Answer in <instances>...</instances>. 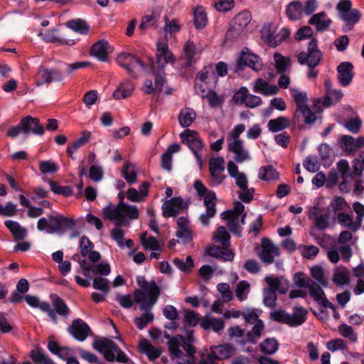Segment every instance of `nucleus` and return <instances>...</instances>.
Here are the masks:
<instances>
[{
  "label": "nucleus",
  "mask_w": 364,
  "mask_h": 364,
  "mask_svg": "<svg viewBox=\"0 0 364 364\" xmlns=\"http://www.w3.org/2000/svg\"><path fill=\"white\" fill-rule=\"evenodd\" d=\"M136 282L139 289L134 291V301L145 313L135 318V323L139 329H143L154 319L151 309L160 295V288L154 281L148 282L144 277H138Z\"/></svg>",
  "instance_id": "obj_1"
},
{
  "label": "nucleus",
  "mask_w": 364,
  "mask_h": 364,
  "mask_svg": "<svg viewBox=\"0 0 364 364\" xmlns=\"http://www.w3.org/2000/svg\"><path fill=\"white\" fill-rule=\"evenodd\" d=\"M93 348L102 353L105 358L109 362L116 360L117 362L126 363L128 358L124 353L110 339L100 338L93 342Z\"/></svg>",
  "instance_id": "obj_2"
},
{
  "label": "nucleus",
  "mask_w": 364,
  "mask_h": 364,
  "mask_svg": "<svg viewBox=\"0 0 364 364\" xmlns=\"http://www.w3.org/2000/svg\"><path fill=\"white\" fill-rule=\"evenodd\" d=\"M196 191L200 196L204 197V205L206 207V211L202 214L199 219L204 225L209 224L210 218H213L216 213L215 200V193L213 191H208L206 187L200 181H196L193 185Z\"/></svg>",
  "instance_id": "obj_3"
},
{
  "label": "nucleus",
  "mask_w": 364,
  "mask_h": 364,
  "mask_svg": "<svg viewBox=\"0 0 364 364\" xmlns=\"http://www.w3.org/2000/svg\"><path fill=\"white\" fill-rule=\"evenodd\" d=\"M194 338L191 333L187 338L182 336L173 337L168 341V351L173 358H181L183 355L181 347L188 356H192L196 353V348L193 346Z\"/></svg>",
  "instance_id": "obj_4"
},
{
  "label": "nucleus",
  "mask_w": 364,
  "mask_h": 364,
  "mask_svg": "<svg viewBox=\"0 0 364 364\" xmlns=\"http://www.w3.org/2000/svg\"><path fill=\"white\" fill-rule=\"evenodd\" d=\"M261 38L269 46L275 48L285 41L289 36L290 31L287 28L278 31L273 23L264 24L261 29Z\"/></svg>",
  "instance_id": "obj_5"
},
{
  "label": "nucleus",
  "mask_w": 364,
  "mask_h": 364,
  "mask_svg": "<svg viewBox=\"0 0 364 364\" xmlns=\"http://www.w3.org/2000/svg\"><path fill=\"white\" fill-rule=\"evenodd\" d=\"M307 311L303 307H295L292 314H289L284 310H276L270 313L271 319L287 324L290 326H296L302 324L306 321Z\"/></svg>",
  "instance_id": "obj_6"
},
{
  "label": "nucleus",
  "mask_w": 364,
  "mask_h": 364,
  "mask_svg": "<svg viewBox=\"0 0 364 364\" xmlns=\"http://www.w3.org/2000/svg\"><path fill=\"white\" fill-rule=\"evenodd\" d=\"M336 9L339 12V17L346 22L343 31H351L354 25L361 18L360 11L358 9H352V3L350 0L339 1L336 5Z\"/></svg>",
  "instance_id": "obj_7"
},
{
  "label": "nucleus",
  "mask_w": 364,
  "mask_h": 364,
  "mask_svg": "<svg viewBox=\"0 0 364 364\" xmlns=\"http://www.w3.org/2000/svg\"><path fill=\"white\" fill-rule=\"evenodd\" d=\"M252 19L248 11H242L237 14L230 23V28L226 33V38L235 40L243 35Z\"/></svg>",
  "instance_id": "obj_8"
},
{
  "label": "nucleus",
  "mask_w": 364,
  "mask_h": 364,
  "mask_svg": "<svg viewBox=\"0 0 364 364\" xmlns=\"http://www.w3.org/2000/svg\"><path fill=\"white\" fill-rule=\"evenodd\" d=\"M117 61L131 75H133L136 70H144L146 69L145 65L130 53H122L119 54L117 58Z\"/></svg>",
  "instance_id": "obj_9"
},
{
  "label": "nucleus",
  "mask_w": 364,
  "mask_h": 364,
  "mask_svg": "<svg viewBox=\"0 0 364 364\" xmlns=\"http://www.w3.org/2000/svg\"><path fill=\"white\" fill-rule=\"evenodd\" d=\"M36 84L39 86L53 82H62L63 75L57 69H48L41 66L36 75Z\"/></svg>",
  "instance_id": "obj_10"
},
{
  "label": "nucleus",
  "mask_w": 364,
  "mask_h": 364,
  "mask_svg": "<svg viewBox=\"0 0 364 364\" xmlns=\"http://www.w3.org/2000/svg\"><path fill=\"white\" fill-rule=\"evenodd\" d=\"M261 247L262 250L259 254V257L266 264L272 263L274 257L279 255V247L268 238L262 239Z\"/></svg>",
  "instance_id": "obj_11"
},
{
  "label": "nucleus",
  "mask_w": 364,
  "mask_h": 364,
  "mask_svg": "<svg viewBox=\"0 0 364 364\" xmlns=\"http://www.w3.org/2000/svg\"><path fill=\"white\" fill-rule=\"evenodd\" d=\"M188 206L181 197L173 198L165 201L162 205L163 215L165 218L175 217Z\"/></svg>",
  "instance_id": "obj_12"
},
{
  "label": "nucleus",
  "mask_w": 364,
  "mask_h": 364,
  "mask_svg": "<svg viewBox=\"0 0 364 364\" xmlns=\"http://www.w3.org/2000/svg\"><path fill=\"white\" fill-rule=\"evenodd\" d=\"M21 122L25 134L43 135L45 132L44 127L38 118L26 116L21 119Z\"/></svg>",
  "instance_id": "obj_13"
},
{
  "label": "nucleus",
  "mask_w": 364,
  "mask_h": 364,
  "mask_svg": "<svg viewBox=\"0 0 364 364\" xmlns=\"http://www.w3.org/2000/svg\"><path fill=\"white\" fill-rule=\"evenodd\" d=\"M68 332L77 341H85L91 332L89 326L80 318L75 319L68 328Z\"/></svg>",
  "instance_id": "obj_14"
},
{
  "label": "nucleus",
  "mask_w": 364,
  "mask_h": 364,
  "mask_svg": "<svg viewBox=\"0 0 364 364\" xmlns=\"http://www.w3.org/2000/svg\"><path fill=\"white\" fill-rule=\"evenodd\" d=\"M228 149L234 154V159L237 163L241 164L251 159L242 141H229Z\"/></svg>",
  "instance_id": "obj_15"
},
{
  "label": "nucleus",
  "mask_w": 364,
  "mask_h": 364,
  "mask_svg": "<svg viewBox=\"0 0 364 364\" xmlns=\"http://www.w3.org/2000/svg\"><path fill=\"white\" fill-rule=\"evenodd\" d=\"M308 289L309 290L310 296L318 304L321 305L325 308H330L333 311L336 310L335 306L326 299L324 291L318 284L314 283L312 281L309 285Z\"/></svg>",
  "instance_id": "obj_16"
},
{
  "label": "nucleus",
  "mask_w": 364,
  "mask_h": 364,
  "mask_svg": "<svg viewBox=\"0 0 364 364\" xmlns=\"http://www.w3.org/2000/svg\"><path fill=\"white\" fill-rule=\"evenodd\" d=\"M212 356L218 360H225L232 357L236 353L235 347L230 343H223L210 347Z\"/></svg>",
  "instance_id": "obj_17"
},
{
  "label": "nucleus",
  "mask_w": 364,
  "mask_h": 364,
  "mask_svg": "<svg viewBox=\"0 0 364 364\" xmlns=\"http://www.w3.org/2000/svg\"><path fill=\"white\" fill-rule=\"evenodd\" d=\"M156 55L157 58L156 63L159 67L164 68L166 64L172 63L175 61V58L166 43L157 44Z\"/></svg>",
  "instance_id": "obj_18"
},
{
  "label": "nucleus",
  "mask_w": 364,
  "mask_h": 364,
  "mask_svg": "<svg viewBox=\"0 0 364 364\" xmlns=\"http://www.w3.org/2000/svg\"><path fill=\"white\" fill-rule=\"evenodd\" d=\"M198 50L196 46L193 41L188 40L183 47V53L181 54V60H183V65L185 67L191 66L196 61V55Z\"/></svg>",
  "instance_id": "obj_19"
},
{
  "label": "nucleus",
  "mask_w": 364,
  "mask_h": 364,
  "mask_svg": "<svg viewBox=\"0 0 364 364\" xmlns=\"http://www.w3.org/2000/svg\"><path fill=\"white\" fill-rule=\"evenodd\" d=\"M341 148L348 154L354 153L359 149L364 147V137L356 139L349 135L343 136L341 139Z\"/></svg>",
  "instance_id": "obj_20"
},
{
  "label": "nucleus",
  "mask_w": 364,
  "mask_h": 364,
  "mask_svg": "<svg viewBox=\"0 0 364 364\" xmlns=\"http://www.w3.org/2000/svg\"><path fill=\"white\" fill-rule=\"evenodd\" d=\"M110 47L107 41L100 40L94 43L90 50V54L97 58L99 60L105 62L108 58Z\"/></svg>",
  "instance_id": "obj_21"
},
{
  "label": "nucleus",
  "mask_w": 364,
  "mask_h": 364,
  "mask_svg": "<svg viewBox=\"0 0 364 364\" xmlns=\"http://www.w3.org/2000/svg\"><path fill=\"white\" fill-rule=\"evenodd\" d=\"M176 236L181 238L183 242H188L193 237V231L190 226L189 221L184 217L177 219V231Z\"/></svg>",
  "instance_id": "obj_22"
},
{
  "label": "nucleus",
  "mask_w": 364,
  "mask_h": 364,
  "mask_svg": "<svg viewBox=\"0 0 364 364\" xmlns=\"http://www.w3.org/2000/svg\"><path fill=\"white\" fill-rule=\"evenodd\" d=\"M264 281L268 285L266 289L274 292L277 291L281 294H285L289 289V282L283 277L267 276L264 278Z\"/></svg>",
  "instance_id": "obj_23"
},
{
  "label": "nucleus",
  "mask_w": 364,
  "mask_h": 364,
  "mask_svg": "<svg viewBox=\"0 0 364 364\" xmlns=\"http://www.w3.org/2000/svg\"><path fill=\"white\" fill-rule=\"evenodd\" d=\"M237 63L240 67L249 66L255 71H259L262 68V63L259 57L250 53L243 52L237 60Z\"/></svg>",
  "instance_id": "obj_24"
},
{
  "label": "nucleus",
  "mask_w": 364,
  "mask_h": 364,
  "mask_svg": "<svg viewBox=\"0 0 364 364\" xmlns=\"http://www.w3.org/2000/svg\"><path fill=\"white\" fill-rule=\"evenodd\" d=\"M353 66L349 62L341 63L337 68L338 80L342 85H348L352 80Z\"/></svg>",
  "instance_id": "obj_25"
},
{
  "label": "nucleus",
  "mask_w": 364,
  "mask_h": 364,
  "mask_svg": "<svg viewBox=\"0 0 364 364\" xmlns=\"http://www.w3.org/2000/svg\"><path fill=\"white\" fill-rule=\"evenodd\" d=\"M227 169L229 175L235 179L239 188L248 185L247 176L239 171L238 167L234 161H230L228 163Z\"/></svg>",
  "instance_id": "obj_26"
},
{
  "label": "nucleus",
  "mask_w": 364,
  "mask_h": 364,
  "mask_svg": "<svg viewBox=\"0 0 364 364\" xmlns=\"http://www.w3.org/2000/svg\"><path fill=\"white\" fill-rule=\"evenodd\" d=\"M309 23L316 26V31H323L328 29L331 23V20L328 18L323 11L314 14L309 20Z\"/></svg>",
  "instance_id": "obj_27"
},
{
  "label": "nucleus",
  "mask_w": 364,
  "mask_h": 364,
  "mask_svg": "<svg viewBox=\"0 0 364 364\" xmlns=\"http://www.w3.org/2000/svg\"><path fill=\"white\" fill-rule=\"evenodd\" d=\"M134 89V84L130 80L122 82L114 91L112 96L115 100H120L132 96Z\"/></svg>",
  "instance_id": "obj_28"
},
{
  "label": "nucleus",
  "mask_w": 364,
  "mask_h": 364,
  "mask_svg": "<svg viewBox=\"0 0 364 364\" xmlns=\"http://www.w3.org/2000/svg\"><path fill=\"white\" fill-rule=\"evenodd\" d=\"M102 213L105 218L114 221L117 226L122 225V217L119 203L116 205L109 204L103 208Z\"/></svg>",
  "instance_id": "obj_29"
},
{
  "label": "nucleus",
  "mask_w": 364,
  "mask_h": 364,
  "mask_svg": "<svg viewBox=\"0 0 364 364\" xmlns=\"http://www.w3.org/2000/svg\"><path fill=\"white\" fill-rule=\"evenodd\" d=\"M252 90L255 92H259L266 96L276 95L279 91L276 85H269L262 78H258L255 81Z\"/></svg>",
  "instance_id": "obj_30"
},
{
  "label": "nucleus",
  "mask_w": 364,
  "mask_h": 364,
  "mask_svg": "<svg viewBox=\"0 0 364 364\" xmlns=\"http://www.w3.org/2000/svg\"><path fill=\"white\" fill-rule=\"evenodd\" d=\"M321 59V53L320 50H314L312 52H302L298 55V61L304 65L306 63L310 68L316 66Z\"/></svg>",
  "instance_id": "obj_31"
},
{
  "label": "nucleus",
  "mask_w": 364,
  "mask_h": 364,
  "mask_svg": "<svg viewBox=\"0 0 364 364\" xmlns=\"http://www.w3.org/2000/svg\"><path fill=\"white\" fill-rule=\"evenodd\" d=\"M332 281L337 286L350 284V271L343 266L337 267L333 272Z\"/></svg>",
  "instance_id": "obj_32"
},
{
  "label": "nucleus",
  "mask_w": 364,
  "mask_h": 364,
  "mask_svg": "<svg viewBox=\"0 0 364 364\" xmlns=\"http://www.w3.org/2000/svg\"><path fill=\"white\" fill-rule=\"evenodd\" d=\"M4 225L10 230L16 240H23L27 235V229L16 221L6 220Z\"/></svg>",
  "instance_id": "obj_33"
},
{
  "label": "nucleus",
  "mask_w": 364,
  "mask_h": 364,
  "mask_svg": "<svg viewBox=\"0 0 364 364\" xmlns=\"http://www.w3.org/2000/svg\"><path fill=\"white\" fill-rule=\"evenodd\" d=\"M196 118V113L193 109L185 107L180 111L178 120L182 127H188L193 124Z\"/></svg>",
  "instance_id": "obj_34"
},
{
  "label": "nucleus",
  "mask_w": 364,
  "mask_h": 364,
  "mask_svg": "<svg viewBox=\"0 0 364 364\" xmlns=\"http://www.w3.org/2000/svg\"><path fill=\"white\" fill-rule=\"evenodd\" d=\"M56 30H50L43 36V39L47 42L57 43L60 44H66L73 46L75 44V41L72 38H68V35L64 33L62 36H59L55 33Z\"/></svg>",
  "instance_id": "obj_35"
},
{
  "label": "nucleus",
  "mask_w": 364,
  "mask_h": 364,
  "mask_svg": "<svg viewBox=\"0 0 364 364\" xmlns=\"http://www.w3.org/2000/svg\"><path fill=\"white\" fill-rule=\"evenodd\" d=\"M181 146L178 144H171L166 152L161 156V166L164 169L171 171L172 164V155L180 151Z\"/></svg>",
  "instance_id": "obj_36"
},
{
  "label": "nucleus",
  "mask_w": 364,
  "mask_h": 364,
  "mask_svg": "<svg viewBox=\"0 0 364 364\" xmlns=\"http://www.w3.org/2000/svg\"><path fill=\"white\" fill-rule=\"evenodd\" d=\"M200 326L205 330L211 328L215 332H219L223 330L225 323L221 318L206 316L203 319Z\"/></svg>",
  "instance_id": "obj_37"
},
{
  "label": "nucleus",
  "mask_w": 364,
  "mask_h": 364,
  "mask_svg": "<svg viewBox=\"0 0 364 364\" xmlns=\"http://www.w3.org/2000/svg\"><path fill=\"white\" fill-rule=\"evenodd\" d=\"M194 25L197 29L203 28L208 23V16L205 9L201 6H196L193 11Z\"/></svg>",
  "instance_id": "obj_38"
},
{
  "label": "nucleus",
  "mask_w": 364,
  "mask_h": 364,
  "mask_svg": "<svg viewBox=\"0 0 364 364\" xmlns=\"http://www.w3.org/2000/svg\"><path fill=\"white\" fill-rule=\"evenodd\" d=\"M141 351L145 353L151 360H154L161 354V350L159 348L153 346L146 340L141 341L139 343Z\"/></svg>",
  "instance_id": "obj_39"
},
{
  "label": "nucleus",
  "mask_w": 364,
  "mask_h": 364,
  "mask_svg": "<svg viewBox=\"0 0 364 364\" xmlns=\"http://www.w3.org/2000/svg\"><path fill=\"white\" fill-rule=\"evenodd\" d=\"M122 217V224L126 218L136 220L139 218V210L135 205H129L123 201L119 203Z\"/></svg>",
  "instance_id": "obj_40"
},
{
  "label": "nucleus",
  "mask_w": 364,
  "mask_h": 364,
  "mask_svg": "<svg viewBox=\"0 0 364 364\" xmlns=\"http://www.w3.org/2000/svg\"><path fill=\"white\" fill-rule=\"evenodd\" d=\"M258 178L265 181H277L279 178V173L272 166H265L259 169Z\"/></svg>",
  "instance_id": "obj_41"
},
{
  "label": "nucleus",
  "mask_w": 364,
  "mask_h": 364,
  "mask_svg": "<svg viewBox=\"0 0 364 364\" xmlns=\"http://www.w3.org/2000/svg\"><path fill=\"white\" fill-rule=\"evenodd\" d=\"M223 220H227V225L229 230L235 234H240V229L238 225L239 217L235 214L234 215L233 211H225L223 212L220 215Z\"/></svg>",
  "instance_id": "obj_42"
},
{
  "label": "nucleus",
  "mask_w": 364,
  "mask_h": 364,
  "mask_svg": "<svg viewBox=\"0 0 364 364\" xmlns=\"http://www.w3.org/2000/svg\"><path fill=\"white\" fill-rule=\"evenodd\" d=\"M303 5L299 1H292L287 8L286 14L291 20H298L302 16Z\"/></svg>",
  "instance_id": "obj_43"
},
{
  "label": "nucleus",
  "mask_w": 364,
  "mask_h": 364,
  "mask_svg": "<svg viewBox=\"0 0 364 364\" xmlns=\"http://www.w3.org/2000/svg\"><path fill=\"white\" fill-rule=\"evenodd\" d=\"M66 26L80 34H87L90 30V26L87 22L80 18L68 21L66 23Z\"/></svg>",
  "instance_id": "obj_44"
},
{
  "label": "nucleus",
  "mask_w": 364,
  "mask_h": 364,
  "mask_svg": "<svg viewBox=\"0 0 364 364\" xmlns=\"http://www.w3.org/2000/svg\"><path fill=\"white\" fill-rule=\"evenodd\" d=\"M52 304L56 313L65 318H68L70 314V309L65 304L61 298L57 295H52Z\"/></svg>",
  "instance_id": "obj_45"
},
{
  "label": "nucleus",
  "mask_w": 364,
  "mask_h": 364,
  "mask_svg": "<svg viewBox=\"0 0 364 364\" xmlns=\"http://www.w3.org/2000/svg\"><path fill=\"white\" fill-rule=\"evenodd\" d=\"M290 125L289 119L284 117H279L274 119H270L267 127L269 131L277 132L288 127Z\"/></svg>",
  "instance_id": "obj_46"
},
{
  "label": "nucleus",
  "mask_w": 364,
  "mask_h": 364,
  "mask_svg": "<svg viewBox=\"0 0 364 364\" xmlns=\"http://www.w3.org/2000/svg\"><path fill=\"white\" fill-rule=\"evenodd\" d=\"M299 113L302 115L304 121L306 124H313L316 119L315 113L313 112L307 105L303 106V107L296 108V111L294 112V120L297 122H299Z\"/></svg>",
  "instance_id": "obj_47"
},
{
  "label": "nucleus",
  "mask_w": 364,
  "mask_h": 364,
  "mask_svg": "<svg viewBox=\"0 0 364 364\" xmlns=\"http://www.w3.org/2000/svg\"><path fill=\"white\" fill-rule=\"evenodd\" d=\"M337 218L340 224L343 225L345 227L348 228L353 231H357L360 227L358 221L356 220L355 222H353L352 215L344 213H338Z\"/></svg>",
  "instance_id": "obj_48"
},
{
  "label": "nucleus",
  "mask_w": 364,
  "mask_h": 364,
  "mask_svg": "<svg viewBox=\"0 0 364 364\" xmlns=\"http://www.w3.org/2000/svg\"><path fill=\"white\" fill-rule=\"evenodd\" d=\"M230 238V235L224 226L218 227L213 235V240L221 242L223 247H229Z\"/></svg>",
  "instance_id": "obj_49"
},
{
  "label": "nucleus",
  "mask_w": 364,
  "mask_h": 364,
  "mask_svg": "<svg viewBox=\"0 0 364 364\" xmlns=\"http://www.w3.org/2000/svg\"><path fill=\"white\" fill-rule=\"evenodd\" d=\"M122 176L129 184L136 182L137 175L134 165L130 162H127L122 168Z\"/></svg>",
  "instance_id": "obj_50"
},
{
  "label": "nucleus",
  "mask_w": 364,
  "mask_h": 364,
  "mask_svg": "<svg viewBox=\"0 0 364 364\" xmlns=\"http://www.w3.org/2000/svg\"><path fill=\"white\" fill-rule=\"evenodd\" d=\"M279 343L274 338H267L260 343V349L265 354H273L278 349Z\"/></svg>",
  "instance_id": "obj_51"
},
{
  "label": "nucleus",
  "mask_w": 364,
  "mask_h": 364,
  "mask_svg": "<svg viewBox=\"0 0 364 364\" xmlns=\"http://www.w3.org/2000/svg\"><path fill=\"white\" fill-rule=\"evenodd\" d=\"M197 78L201 82L205 83L210 81H215L216 76L215 73V69L212 65L205 67L198 74Z\"/></svg>",
  "instance_id": "obj_52"
},
{
  "label": "nucleus",
  "mask_w": 364,
  "mask_h": 364,
  "mask_svg": "<svg viewBox=\"0 0 364 364\" xmlns=\"http://www.w3.org/2000/svg\"><path fill=\"white\" fill-rule=\"evenodd\" d=\"M338 331L341 336L349 339L351 342H355L358 339L357 334L353 328L346 323L339 325Z\"/></svg>",
  "instance_id": "obj_53"
},
{
  "label": "nucleus",
  "mask_w": 364,
  "mask_h": 364,
  "mask_svg": "<svg viewBox=\"0 0 364 364\" xmlns=\"http://www.w3.org/2000/svg\"><path fill=\"white\" fill-rule=\"evenodd\" d=\"M274 59L275 62V67L278 72L282 73L287 70L288 67H289V59L285 58L282 54L276 53L274 55Z\"/></svg>",
  "instance_id": "obj_54"
},
{
  "label": "nucleus",
  "mask_w": 364,
  "mask_h": 364,
  "mask_svg": "<svg viewBox=\"0 0 364 364\" xmlns=\"http://www.w3.org/2000/svg\"><path fill=\"white\" fill-rule=\"evenodd\" d=\"M250 287L248 282L245 281L240 282L237 284V288L235 289V294L237 298L241 301L245 300L250 292Z\"/></svg>",
  "instance_id": "obj_55"
},
{
  "label": "nucleus",
  "mask_w": 364,
  "mask_h": 364,
  "mask_svg": "<svg viewBox=\"0 0 364 364\" xmlns=\"http://www.w3.org/2000/svg\"><path fill=\"white\" fill-rule=\"evenodd\" d=\"M254 326L252 331L247 334L248 341L251 343H255L257 340L260 337L262 332L264 330V323L260 320L254 323Z\"/></svg>",
  "instance_id": "obj_56"
},
{
  "label": "nucleus",
  "mask_w": 364,
  "mask_h": 364,
  "mask_svg": "<svg viewBox=\"0 0 364 364\" xmlns=\"http://www.w3.org/2000/svg\"><path fill=\"white\" fill-rule=\"evenodd\" d=\"M141 242L147 250H158L159 249L157 240L154 237H147L146 232H143L141 235Z\"/></svg>",
  "instance_id": "obj_57"
},
{
  "label": "nucleus",
  "mask_w": 364,
  "mask_h": 364,
  "mask_svg": "<svg viewBox=\"0 0 364 364\" xmlns=\"http://www.w3.org/2000/svg\"><path fill=\"white\" fill-rule=\"evenodd\" d=\"M311 276L316 279L320 284L326 287L327 279L324 277V271L321 266H314L310 269Z\"/></svg>",
  "instance_id": "obj_58"
},
{
  "label": "nucleus",
  "mask_w": 364,
  "mask_h": 364,
  "mask_svg": "<svg viewBox=\"0 0 364 364\" xmlns=\"http://www.w3.org/2000/svg\"><path fill=\"white\" fill-rule=\"evenodd\" d=\"M91 136L92 133L90 131L84 130L81 132L80 136L70 144L75 150H78L80 148L89 143L91 139Z\"/></svg>",
  "instance_id": "obj_59"
},
{
  "label": "nucleus",
  "mask_w": 364,
  "mask_h": 364,
  "mask_svg": "<svg viewBox=\"0 0 364 364\" xmlns=\"http://www.w3.org/2000/svg\"><path fill=\"white\" fill-rule=\"evenodd\" d=\"M31 357L35 363L38 364H55L49 358L38 349L33 350L31 352Z\"/></svg>",
  "instance_id": "obj_60"
},
{
  "label": "nucleus",
  "mask_w": 364,
  "mask_h": 364,
  "mask_svg": "<svg viewBox=\"0 0 364 364\" xmlns=\"http://www.w3.org/2000/svg\"><path fill=\"white\" fill-rule=\"evenodd\" d=\"M238 192L239 198L245 203L250 202L253 198L255 189L253 188H249L248 185L240 188Z\"/></svg>",
  "instance_id": "obj_61"
},
{
  "label": "nucleus",
  "mask_w": 364,
  "mask_h": 364,
  "mask_svg": "<svg viewBox=\"0 0 364 364\" xmlns=\"http://www.w3.org/2000/svg\"><path fill=\"white\" fill-rule=\"evenodd\" d=\"M173 264L177 268L183 272H190L193 267V262L191 256H188L186 261L176 258L173 259Z\"/></svg>",
  "instance_id": "obj_62"
},
{
  "label": "nucleus",
  "mask_w": 364,
  "mask_h": 364,
  "mask_svg": "<svg viewBox=\"0 0 364 364\" xmlns=\"http://www.w3.org/2000/svg\"><path fill=\"white\" fill-rule=\"evenodd\" d=\"M180 138L187 145L200 139L198 132L188 129L180 134Z\"/></svg>",
  "instance_id": "obj_63"
},
{
  "label": "nucleus",
  "mask_w": 364,
  "mask_h": 364,
  "mask_svg": "<svg viewBox=\"0 0 364 364\" xmlns=\"http://www.w3.org/2000/svg\"><path fill=\"white\" fill-rule=\"evenodd\" d=\"M39 169L43 173H52L58 170V166L52 161H41L39 162Z\"/></svg>",
  "instance_id": "obj_64"
}]
</instances>
